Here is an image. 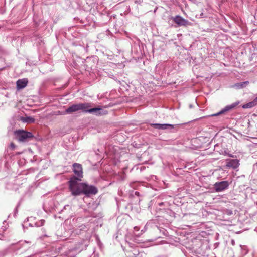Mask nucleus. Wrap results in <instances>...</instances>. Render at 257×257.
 Instances as JSON below:
<instances>
[{
    "label": "nucleus",
    "mask_w": 257,
    "mask_h": 257,
    "mask_svg": "<svg viewBox=\"0 0 257 257\" xmlns=\"http://www.w3.org/2000/svg\"><path fill=\"white\" fill-rule=\"evenodd\" d=\"M30 244V242H27L25 241L23 242H19V243L16 244V246H17V249H19L21 248H28L29 247Z\"/></svg>",
    "instance_id": "ddd939ff"
},
{
    "label": "nucleus",
    "mask_w": 257,
    "mask_h": 257,
    "mask_svg": "<svg viewBox=\"0 0 257 257\" xmlns=\"http://www.w3.org/2000/svg\"><path fill=\"white\" fill-rule=\"evenodd\" d=\"M229 156L231 157H233V156H232L231 155H229Z\"/></svg>",
    "instance_id": "bb28decb"
},
{
    "label": "nucleus",
    "mask_w": 257,
    "mask_h": 257,
    "mask_svg": "<svg viewBox=\"0 0 257 257\" xmlns=\"http://www.w3.org/2000/svg\"><path fill=\"white\" fill-rule=\"evenodd\" d=\"M135 195H137V196H139V192H137V191H136V192H135Z\"/></svg>",
    "instance_id": "393cba45"
},
{
    "label": "nucleus",
    "mask_w": 257,
    "mask_h": 257,
    "mask_svg": "<svg viewBox=\"0 0 257 257\" xmlns=\"http://www.w3.org/2000/svg\"><path fill=\"white\" fill-rule=\"evenodd\" d=\"M92 106L90 103H80V110L83 112L89 113V110Z\"/></svg>",
    "instance_id": "9d476101"
},
{
    "label": "nucleus",
    "mask_w": 257,
    "mask_h": 257,
    "mask_svg": "<svg viewBox=\"0 0 257 257\" xmlns=\"http://www.w3.org/2000/svg\"><path fill=\"white\" fill-rule=\"evenodd\" d=\"M28 83V80L27 78L18 80L16 82L17 89L18 90H20L24 88L27 85Z\"/></svg>",
    "instance_id": "1a4fd4ad"
},
{
    "label": "nucleus",
    "mask_w": 257,
    "mask_h": 257,
    "mask_svg": "<svg viewBox=\"0 0 257 257\" xmlns=\"http://www.w3.org/2000/svg\"><path fill=\"white\" fill-rule=\"evenodd\" d=\"M226 166L227 167L236 169L239 166V161L238 159H229L227 160Z\"/></svg>",
    "instance_id": "0eeeda50"
},
{
    "label": "nucleus",
    "mask_w": 257,
    "mask_h": 257,
    "mask_svg": "<svg viewBox=\"0 0 257 257\" xmlns=\"http://www.w3.org/2000/svg\"><path fill=\"white\" fill-rule=\"evenodd\" d=\"M253 101L255 103L256 105H257V97L253 100Z\"/></svg>",
    "instance_id": "5701e85b"
},
{
    "label": "nucleus",
    "mask_w": 257,
    "mask_h": 257,
    "mask_svg": "<svg viewBox=\"0 0 257 257\" xmlns=\"http://www.w3.org/2000/svg\"><path fill=\"white\" fill-rule=\"evenodd\" d=\"M249 84V81H246L243 82L236 83L234 87L237 89H241L245 87Z\"/></svg>",
    "instance_id": "2eb2a0df"
},
{
    "label": "nucleus",
    "mask_w": 257,
    "mask_h": 257,
    "mask_svg": "<svg viewBox=\"0 0 257 257\" xmlns=\"http://www.w3.org/2000/svg\"><path fill=\"white\" fill-rule=\"evenodd\" d=\"M134 229L135 231H138L139 230V227H137V226L135 227Z\"/></svg>",
    "instance_id": "412c9836"
},
{
    "label": "nucleus",
    "mask_w": 257,
    "mask_h": 257,
    "mask_svg": "<svg viewBox=\"0 0 257 257\" xmlns=\"http://www.w3.org/2000/svg\"><path fill=\"white\" fill-rule=\"evenodd\" d=\"M11 146H12V147H13L14 146V145L12 143V144H11Z\"/></svg>",
    "instance_id": "a878e982"
},
{
    "label": "nucleus",
    "mask_w": 257,
    "mask_h": 257,
    "mask_svg": "<svg viewBox=\"0 0 257 257\" xmlns=\"http://www.w3.org/2000/svg\"><path fill=\"white\" fill-rule=\"evenodd\" d=\"M80 110V103L73 104L69 107L66 110V112L67 113H72L78 111Z\"/></svg>",
    "instance_id": "9b49d317"
},
{
    "label": "nucleus",
    "mask_w": 257,
    "mask_h": 257,
    "mask_svg": "<svg viewBox=\"0 0 257 257\" xmlns=\"http://www.w3.org/2000/svg\"><path fill=\"white\" fill-rule=\"evenodd\" d=\"M253 101L255 103L256 105H257V97L253 100Z\"/></svg>",
    "instance_id": "4be33fe9"
},
{
    "label": "nucleus",
    "mask_w": 257,
    "mask_h": 257,
    "mask_svg": "<svg viewBox=\"0 0 257 257\" xmlns=\"http://www.w3.org/2000/svg\"><path fill=\"white\" fill-rule=\"evenodd\" d=\"M44 223H45V220L42 219L38 221H37L35 223V225L36 227H40V226H43L44 225Z\"/></svg>",
    "instance_id": "f3484780"
},
{
    "label": "nucleus",
    "mask_w": 257,
    "mask_h": 257,
    "mask_svg": "<svg viewBox=\"0 0 257 257\" xmlns=\"http://www.w3.org/2000/svg\"><path fill=\"white\" fill-rule=\"evenodd\" d=\"M231 243H232V245H234L235 244V241H234V240H232L231 241Z\"/></svg>",
    "instance_id": "b1692460"
},
{
    "label": "nucleus",
    "mask_w": 257,
    "mask_h": 257,
    "mask_svg": "<svg viewBox=\"0 0 257 257\" xmlns=\"http://www.w3.org/2000/svg\"><path fill=\"white\" fill-rule=\"evenodd\" d=\"M153 224L151 221L148 222L144 227L145 230L143 231V232H144L149 227H153Z\"/></svg>",
    "instance_id": "a211bd4d"
},
{
    "label": "nucleus",
    "mask_w": 257,
    "mask_h": 257,
    "mask_svg": "<svg viewBox=\"0 0 257 257\" xmlns=\"http://www.w3.org/2000/svg\"><path fill=\"white\" fill-rule=\"evenodd\" d=\"M172 20L178 26H186L190 24V22L188 20L184 19L179 15L173 17Z\"/></svg>",
    "instance_id": "39448f33"
},
{
    "label": "nucleus",
    "mask_w": 257,
    "mask_h": 257,
    "mask_svg": "<svg viewBox=\"0 0 257 257\" xmlns=\"http://www.w3.org/2000/svg\"><path fill=\"white\" fill-rule=\"evenodd\" d=\"M73 171L77 178L74 177L72 178H76L78 181H80L83 177V171L82 165L78 163H74L73 165Z\"/></svg>",
    "instance_id": "7ed1b4c3"
},
{
    "label": "nucleus",
    "mask_w": 257,
    "mask_h": 257,
    "mask_svg": "<svg viewBox=\"0 0 257 257\" xmlns=\"http://www.w3.org/2000/svg\"><path fill=\"white\" fill-rule=\"evenodd\" d=\"M256 105L255 103L253 100L251 102H249L246 104H244L242 106V108H244V109L250 108H252Z\"/></svg>",
    "instance_id": "dca6fc26"
},
{
    "label": "nucleus",
    "mask_w": 257,
    "mask_h": 257,
    "mask_svg": "<svg viewBox=\"0 0 257 257\" xmlns=\"http://www.w3.org/2000/svg\"><path fill=\"white\" fill-rule=\"evenodd\" d=\"M239 104V101H236V102H234V103H232V104H231L230 105H227L222 110H221L219 112H218L217 113H216V114H212L211 116H217V115H218L219 114L224 113L225 112L228 111H229V110H230L231 109H234Z\"/></svg>",
    "instance_id": "423d86ee"
},
{
    "label": "nucleus",
    "mask_w": 257,
    "mask_h": 257,
    "mask_svg": "<svg viewBox=\"0 0 257 257\" xmlns=\"http://www.w3.org/2000/svg\"><path fill=\"white\" fill-rule=\"evenodd\" d=\"M229 183L227 181L216 182L214 184V188L216 192H221L227 189Z\"/></svg>",
    "instance_id": "20e7f679"
},
{
    "label": "nucleus",
    "mask_w": 257,
    "mask_h": 257,
    "mask_svg": "<svg viewBox=\"0 0 257 257\" xmlns=\"http://www.w3.org/2000/svg\"><path fill=\"white\" fill-rule=\"evenodd\" d=\"M6 254V251H5V250H3V251H0V257L4 256Z\"/></svg>",
    "instance_id": "6ab92c4d"
},
{
    "label": "nucleus",
    "mask_w": 257,
    "mask_h": 257,
    "mask_svg": "<svg viewBox=\"0 0 257 257\" xmlns=\"http://www.w3.org/2000/svg\"><path fill=\"white\" fill-rule=\"evenodd\" d=\"M6 229V226L4 227L3 226L2 228H1L0 229V234H1V232H3L4 231H5Z\"/></svg>",
    "instance_id": "aec40b11"
},
{
    "label": "nucleus",
    "mask_w": 257,
    "mask_h": 257,
    "mask_svg": "<svg viewBox=\"0 0 257 257\" xmlns=\"http://www.w3.org/2000/svg\"><path fill=\"white\" fill-rule=\"evenodd\" d=\"M89 113L100 115L106 114V111L100 108H93L89 110Z\"/></svg>",
    "instance_id": "f8f14e48"
},
{
    "label": "nucleus",
    "mask_w": 257,
    "mask_h": 257,
    "mask_svg": "<svg viewBox=\"0 0 257 257\" xmlns=\"http://www.w3.org/2000/svg\"><path fill=\"white\" fill-rule=\"evenodd\" d=\"M21 120L23 122H26L28 123H33L35 122V119L33 117L27 116V117H21Z\"/></svg>",
    "instance_id": "4468645a"
},
{
    "label": "nucleus",
    "mask_w": 257,
    "mask_h": 257,
    "mask_svg": "<svg viewBox=\"0 0 257 257\" xmlns=\"http://www.w3.org/2000/svg\"><path fill=\"white\" fill-rule=\"evenodd\" d=\"M15 135L20 142H26L34 136L31 132L23 130H19L15 132Z\"/></svg>",
    "instance_id": "f03ea898"
},
{
    "label": "nucleus",
    "mask_w": 257,
    "mask_h": 257,
    "mask_svg": "<svg viewBox=\"0 0 257 257\" xmlns=\"http://www.w3.org/2000/svg\"><path fill=\"white\" fill-rule=\"evenodd\" d=\"M76 178H71L68 182L69 189L71 195L74 196L82 194L87 197L95 195L98 192L97 188L94 185L85 183H79Z\"/></svg>",
    "instance_id": "f257e3e1"
},
{
    "label": "nucleus",
    "mask_w": 257,
    "mask_h": 257,
    "mask_svg": "<svg viewBox=\"0 0 257 257\" xmlns=\"http://www.w3.org/2000/svg\"><path fill=\"white\" fill-rule=\"evenodd\" d=\"M154 128L159 130L172 129L174 128V125L170 124H159L154 123L151 124Z\"/></svg>",
    "instance_id": "6e6552de"
}]
</instances>
